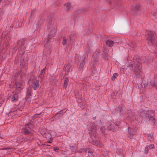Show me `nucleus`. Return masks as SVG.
I'll return each mask as SVG.
<instances>
[{"label": "nucleus", "instance_id": "4468645a", "mask_svg": "<svg viewBox=\"0 0 157 157\" xmlns=\"http://www.w3.org/2000/svg\"><path fill=\"white\" fill-rule=\"evenodd\" d=\"M114 44V42L112 40H107L106 42V44L109 47H111L113 46Z\"/></svg>", "mask_w": 157, "mask_h": 157}, {"label": "nucleus", "instance_id": "9d476101", "mask_svg": "<svg viewBox=\"0 0 157 157\" xmlns=\"http://www.w3.org/2000/svg\"><path fill=\"white\" fill-rule=\"evenodd\" d=\"M62 116V114L61 112L56 114V115L51 118V121H54V119H59Z\"/></svg>", "mask_w": 157, "mask_h": 157}, {"label": "nucleus", "instance_id": "a878e982", "mask_svg": "<svg viewBox=\"0 0 157 157\" xmlns=\"http://www.w3.org/2000/svg\"><path fill=\"white\" fill-rule=\"evenodd\" d=\"M67 40L66 39L65 37H64L63 38V41L62 42L63 44V45H65L67 44Z\"/></svg>", "mask_w": 157, "mask_h": 157}, {"label": "nucleus", "instance_id": "72a5a7b5", "mask_svg": "<svg viewBox=\"0 0 157 157\" xmlns=\"http://www.w3.org/2000/svg\"><path fill=\"white\" fill-rule=\"evenodd\" d=\"M43 136L44 137H45L46 138H48V137L46 135V133H45L44 132V134L43 135ZM49 137H48V138Z\"/></svg>", "mask_w": 157, "mask_h": 157}, {"label": "nucleus", "instance_id": "6e6552de", "mask_svg": "<svg viewBox=\"0 0 157 157\" xmlns=\"http://www.w3.org/2000/svg\"><path fill=\"white\" fill-rule=\"evenodd\" d=\"M39 81L38 80H36L35 81L33 82V90H36L39 87Z\"/></svg>", "mask_w": 157, "mask_h": 157}, {"label": "nucleus", "instance_id": "1a4fd4ad", "mask_svg": "<svg viewBox=\"0 0 157 157\" xmlns=\"http://www.w3.org/2000/svg\"><path fill=\"white\" fill-rule=\"evenodd\" d=\"M154 148V145L153 144H150L149 145H147L145 147L144 152L146 154L148 153L149 150L153 149Z\"/></svg>", "mask_w": 157, "mask_h": 157}, {"label": "nucleus", "instance_id": "a211bd4d", "mask_svg": "<svg viewBox=\"0 0 157 157\" xmlns=\"http://www.w3.org/2000/svg\"><path fill=\"white\" fill-rule=\"evenodd\" d=\"M65 9L66 10H69L71 8L70 4L68 3H66L65 4Z\"/></svg>", "mask_w": 157, "mask_h": 157}, {"label": "nucleus", "instance_id": "cd10ccee", "mask_svg": "<svg viewBox=\"0 0 157 157\" xmlns=\"http://www.w3.org/2000/svg\"><path fill=\"white\" fill-rule=\"evenodd\" d=\"M105 129H107V128L106 127H105V126H102L100 128V130L101 131V132H102V133H104V132L105 131Z\"/></svg>", "mask_w": 157, "mask_h": 157}, {"label": "nucleus", "instance_id": "f3484780", "mask_svg": "<svg viewBox=\"0 0 157 157\" xmlns=\"http://www.w3.org/2000/svg\"><path fill=\"white\" fill-rule=\"evenodd\" d=\"M22 40L21 41V40H19L18 41L17 43L18 44H19V45H20V44H22V46L20 48V49H21L22 50H24L25 48V46H24V44L21 43V42Z\"/></svg>", "mask_w": 157, "mask_h": 157}, {"label": "nucleus", "instance_id": "c9c22d12", "mask_svg": "<svg viewBox=\"0 0 157 157\" xmlns=\"http://www.w3.org/2000/svg\"><path fill=\"white\" fill-rule=\"evenodd\" d=\"M133 66L132 64V63L128 65H127V66L128 67H129V66L130 67H132Z\"/></svg>", "mask_w": 157, "mask_h": 157}, {"label": "nucleus", "instance_id": "412c9836", "mask_svg": "<svg viewBox=\"0 0 157 157\" xmlns=\"http://www.w3.org/2000/svg\"><path fill=\"white\" fill-rule=\"evenodd\" d=\"M118 75L117 73H114L113 74V76L112 77V79L113 80H114L118 76Z\"/></svg>", "mask_w": 157, "mask_h": 157}, {"label": "nucleus", "instance_id": "473e14b6", "mask_svg": "<svg viewBox=\"0 0 157 157\" xmlns=\"http://www.w3.org/2000/svg\"><path fill=\"white\" fill-rule=\"evenodd\" d=\"M59 150V149L58 148L56 147V148H53V150L55 151V152H57Z\"/></svg>", "mask_w": 157, "mask_h": 157}, {"label": "nucleus", "instance_id": "09e8293b", "mask_svg": "<svg viewBox=\"0 0 157 157\" xmlns=\"http://www.w3.org/2000/svg\"><path fill=\"white\" fill-rule=\"evenodd\" d=\"M113 98H115L114 97V96H113Z\"/></svg>", "mask_w": 157, "mask_h": 157}, {"label": "nucleus", "instance_id": "c03bdc74", "mask_svg": "<svg viewBox=\"0 0 157 157\" xmlns=\"http://www.w3.org/2000/svg\"><path fill=\"white\" fill-rule=\"evenodd\" d=\"M96 117H93V119L94 120H95L96 119Z\"/></svg>", "mask_w": 157, "mask_h": 157}, {"label": "nucleus", "instance_id": "dca6fc26", "mask_svg": "<svg viewBox=\"0 0 157 157\" xmlns=\"http://www.w3.org/2000/svg\"><path fill=\"white\" fill-rule=\"evenodd\" d=\"M107 123L108 124V125H107V129L109 130H110L112 129H113V126H113V124L111 123V124H110V122L108 121L107 122ZM113 124H114V123H113Z\"/></svg>", "mask_w": 157, "mask_h": 157}, {"label": "nucleus", "instance_id": "79ce46f5", "mask_svg": "<svg viewBox=\"0 0 157 157\" xmlns=\"http://www.w3.org/2000/svg\"><path fill=\"white\" fill-rule=\"evenodd\" d=\"M39 115H40V114H36L34 115V116H38Z\"/></svg>", "mask_w": 157, "mask_h": 157}, {"label": "nucleus", "instance_id": "39448f33", "mask_svg": "<svg viewBox=\"0 0 157 157\" xmlns=\"http://www.w3.org/2000/svg\"><path fill=\"white\" fill-rule=\"evenodd\" d=\"M88 55L86 54H84L82 57L81 61L80 62L79 68L82 69L83 68L85 63V59L87 57Z\"/></svg>", "mask_w": 157, "mask_h": 157}, {"label": "nucleus", "instance_id": "4be33fe9", "mask_svg": "<svg viewBox=\"0 0 157 157\" xmlns=\"http://www.w3.org/2000/svg\"><path fill=\"white\" fill-rule=\"evenodd\" d=\"M92 71L94 73H96L97 72L96 67L94 65H93L91 67Z\"/></svg>", "mask_w": 157, "mask_h": 157}, {"label": "nucleus", "instance_id": "4c0bfd02", "mask_svg": "<svg viewBox=\"0 0 157 157\" xmlns=\"http://www.w3.org/2000/svg\"><path fill=\"white\" fill-rule=\"evenodd\" d=\"M32 123L31 122H30V123H27V126H30V124H32Z\"/></svg>", "mask_w": 157, "mask_h": 157}, {"label": "nucleus", "instance_id": "bb28decb", "mask_svg": "<svg viewBox=\"0 0 157 157\" xmlns=\"http://www.w3.org/2000/svg\"><path fill=\"white\" fill-rule=\"evenodd\" d=\"M23 23V21H18V25L17 24L16 25V26H17L18 27H21L22 26V23Z\"/></svg>", "mask_w": 157, "mask_h": 157}, {"label": "nucleus", "instance_id": "7ed1b4c3", "mask_svg": "<svg viewBox=\"0 0 157 157\" xmlns=\"http://www.w3.org/2000/svg\"><path fill=\"white\" fill-rule=\"evenodd\" d=\"M156 33L153 31H150L147 36V40L149 44L153 45L155 42Z\"/></svg>", "mask_w": 157, "mask_h": 157}, {"label": "nucleus", "instance_id": "0eeeda50", "mask_svg": "<svg viewBox=\"0 0 157 157\" xmlns=\"http://www.w3.org/2000/svg\"><path fill=\"white\" fill-rule=\"evenodd\" d=\"M16 93H19L22 89V85L21 83H16Z\"/></svg>", "mask_w": 157, "mask_h": 157}, {"label": "nucleus", "instance_id": "393cba45", "mask_svg": "<svg viewBox=\"0 0 157 157\" xmlns=\"http://www.w3.org/2000/svg\"><path fill=\"white\" fill-rule=\"evenodd\" d=\"M92 143L94 145L97 146L99 143V142L97 140H93L92 141Z\"/></svg>", "mask_w": 157, "mask_h": 157}, {"label": "nucleus", "instance_id": "5701e85b", "mask_svg": "<svg viewBox=\"0 0 157 157\" xmlns=\"http://www.w3.org/2000/svg\"><path fill=\"white\" fill-rule=\"evenodd\" d=\"M87 151L88 152V155L90 157L92 155V154H93L92 152L90 151V149H86V152Z\"/></svg>", "mask_w": 157, "mask_h": 157}, {"label": "nucleus", "instance_id": "f8f14e48", "mask_svg": "<svg viewBox=\"0 0 157 157\" xmlns=\"http://www.w3.org/2000/svg\"><path fill=\"white\" fill-rule=\"evenodd\" d=\"M18 95L17 93L14 94L12 96L11 98L12 101L14 102L18 100Z\"/></svg>", "mask_w": 157, "mask_h": 157}, {"label": "nucleus", "instance_id": "37998d69", "mask_svg": "<svg viewBox=\"0 0 157 157\" xmlns=\"http://www.w3.org/2000/svg\"><path fill=\"white\" fill-rule=\"evenodd\" d=\"M48 142L49 143H52V142H51V141L50 140H48Z\"/></svg>", "mask_w": 157, "mask_h": 157}, {"label": "nucleus", "instance_id": "423d86ee", "mask_svg": "<svg viewBox=\"0 0 157 157\" xmlns=\"http://www.w3.org/2000/svg\"><path fill=\"white\" fill-rule=\"evenodd\" d=\"M45 69L46 67L40 71L38 77L39 79H40L41 82L43 81L44 79V77L45 74Z\"/></svg>", "mask_w": 157, "mask_h": 157}, {"label": "nucleus", "instance_id": "603ef678", "mask_svg": "<svg viewBox=\"0 0 157 157\" xmlns=\"http://www.w3.org/2000/svg\"><path fill=\"white\" fill-rule=\"evenodd\" d=\"M148 85H149V83H148Z\"/></svg>", "mask_w": 157, "mask_h": 157}, {"label": "nucleus", "instance_id": "aec40b11", "mask_svg": "<svg viewBox=\"0 0 157 157\" xmlns=\"http://www.w3.org/2000/svg\"><path fill=\"white\" fill-rule=\"evenodd\" d=\"M86 103L85 102H79V105L82 108H84L86 107Z\"/></svg>", "mask_w": 157, "mask_h": 157}, {"label": "nucleus", "instance_id": "6ab92c4d", "mask_svg": "<svg viewBox=\"0 0 157 157\" xmlns=\"http://www.w3.org/2000/svg\"><path fill=\"white\" fill-rule=\"evenodd\" d=\"M129 127L128 128V136L130 138L132 139L133 137V133L131 131L129 130Z\"/></svg>", "mask_w": 157, "mask_h": 157}, {"label": "nucleus", "instance_id": "20e7f679", "mask_svg": "<svg viewBox=\"0 0 157 157\" xmlns=\"http://www.w3.org/2000/svg\"><path fill=\"white\" fill-rule=\"evenodd\" d=\"M23 132L25 135H28L29 136L28 137H24L25 140L26 141H28L30 140H31V138L29 136H31L32 135L33 133V131L31 128L30 126L26 127V128L23 129Z\"/></svg>", "mask_w": 157, "mask_h": 157}, {"label": "nucleus", "instance_id": "58836bf2", "mask_svg": "<svg viewBox=\"0 0 157 157\" xmlns=\"http://www.w3.org/2000/svg\"><path fill=\"white\" fill-rule=\"evenodd\" d=\"M27 94L29 96H31V93L30 92H28V93H27Z\"/></svg>", "mask_w": 157, "mask_h": 157}, {"label": "nucleus", "instance_id": "8fccbe9b", "mask_svg": "<svg viewBox=\"0 0 157 157\" xmlns=\"http://www.w3.org/2000/svg\"><path fill=\"white\" fill-rule=\"evenodd\" d=\"M77 56H78V57H79V56H78V55H76V57Z\"/></svg>", "mask_w": 157, "mask_h": 157}, {"label": "nucleus", "instance_id": "2eb2a0df", "mask_svg": "<svg viewBox=\"0 0 157 157\" xmlns=\"http://www.w3.org/2000/svg\"><path fill=\"white\" fill-rule=\"evenodd\" d=\"M150 85L152 87H155L156 90H157V83L156 82L151 81L150 83Z\"/></svg>", "mask_w": 157, "mask_h": 157}, {"label": "nucleus", "instance_id": "c756f323", "mask_svg": "<svg viewBox=\"0 0 157 157\" xmlns=\"http://www.w3.org/2000/svg\"><path fill=\"white\" fill-rule=\"evenodd\" d=\"M56 32V30L55 29L54 30V32L53 33H50L49 35V36L47 38V42H48V41H49V40L50 38V36H51V35H52L53 34V33H54L55 32Z\"/></svg>", "mask_w": 157, "mask_h": 157}, {"label": "nucleus", "instance_id": "2f4dec72", "mask_svg": "<svg viewBox=\"0 0 157 157\" xmlns=\"http://www.w3.org/2000/svg\"><path fill=\"white\" fill-rule=\"evenodd\" d=\"M50 50L49 49H48L47 51V54H46L44 52V54L46 55V56H49L50 54Z\"/></svg>", "mask_w": 157, "mask_h": 157}, {"label": "nucleus", "instance_id": "b1692460", "mask_svg": "<svg viewBox=\"0 0 157 157\" xmlns=\"http://www.w3.org/2000/svg\"><path fill=\"white\" fill-rule=\"evenodd\" d=\"M70 147L71 150H73L74 151L77 149V147L76 145L74 146H70Z\"/></svg>", "mask_w": 157, "mask_h": 157}, {"label": "nucleus", "instance_id": "7c9ffc66", "mask_svg": "<svg viewBox=\"0 0 157 157\" xmlns=\"http://www.w3.org/2000/svg\"><path fill=\"white\" fill-rule=\"evenodd\" d=\"M135 119L136 120H137L138 122H140L141 120L142 119V117L140 115H139V119L135 117Z\"/></svg>", "mask_w": 157, "mask_h": 157}, {"label": "nucleus", "instance_id": "de8ad7c7", "mask_svg": "<svg viewBox=\"0 0 157 157\" xmlns=\"http://www.w3.org/2000/svg\"><path fill=\"white\" fill-rule=\"evenodd\" d=\"M118 125V124H115V126H116Z\"/></svg>", "mask_w": 157, "mask_h": 157}, {"label": "nucleus", "instance_id": "f257e3e1", "mask_svg": "<svg viewBox=\"0 0 157 157\" xmlns=\"http://www.w3.org/2000/svg\"><path fill=\"white\" fill-rule=\"evenodd\" d=\"M154 114L153 112L151 110L146 112L145 118L147 121H149L151 123L154 124L156 122V120L154 118Z\"/></svg>", "mask_w": 157, "mask_h": 157}, {"label": "nucleus", "instance_id": "f704fd0d", "mask_svg": "<svg viewBox=\"0 0 157 157\" xmlns=\"http://www.w3.org/2000/svg\"><path fill=\"white\" fill-rule=\"evenodd\" d=\"M4 99L3 98H1V99H0V104H1L4 101Z\"/></svg>", "mask_w": 157, "mask_h": 157}, {"label": "nucleus", "instance_id": "9b49d317", "mask_svg": "<svg viewBox=\"0 0 157 157\" xmlns=\"http://www.w3.org/2000/svg\"><path fill=\"white\" fill-rule=\"evenodd\" d=\"M91 132H92L93 133L94 136L95 138H96L97 136L96 133V126L95 125H93L91 126Z\"/></svg>", "mask_w": 157, "mask_h": 157}, {"label": "nucleus", "instance_id": "e433bc0d", "mask_svg": "<svg viewBox=\"0 0 157 157\" xmlns=\"http://www.w3.org/2000/svg\"><path fill=\"white\" fill-rule=\"evenodd\" d=\"M10 148H3L2 149H1L2 150H8Z\"/></svg>", "mask_w": 157, "mask_h": 157}, {"label": "nucleus", "instance_id": "f03ea898", "mask_svg": "<svg viewBox=\"0 0 157 157\" xmlns=\"http://www.w3.org/2000/svg\"><path fill=\"white\" fill-rule=\"evenodd\" d=\"M134 67L135 68L134 71V74L137 77L140 78L142 74L141 64L140 63L136 61L135 62Z\"/></svg>", "mask_w": 157, "mask_h": 157}, {"label": "nucleus", "instance_id": "c85d7f7f", "mask_svg": "<svg viewBox=\"0 0 157 157\" xmlns=\"http://www.w3.org/2000/svg\"><path fill=\"white\" fill-rule=\"evenodd\" d=\"M147 135L148 138L150 140H151V139H152L153 137V136L151 135V134H147Z\"/></svg>", "mask_w": 157, "mask_h": 157}, {"label": "nucleus", "instance_id": "ddd939ff", "mask_svg": "<svg viewBox=\"0 0 157 157\" xmlns=\"http://www.w3.org/2000/svg\"><path fill=\"white\" fill-rule=\"evenodd\" d=\"M69 82V79L67 78H65V79L64 80V83L63 84V88L66 89V88L67 87V85Z\"/></svg>", "mask_w": 157, "mask_h": 157}, {"label": "nucleus", "instance_id": "a18cd8bd", "mask_svg": "<svg viewBox=\"0 0 157 157\" xmlns=\"http://www.w3.org/2000/svg\"><path fill=\"white\" fill-rule=\"evenodd\" d=\"M24 51H22V52H21V53H20V54L21 55V54H23V53H24Z\"/></svg>", "mask_w": 157, "mask_h": 157}, {"label": "nucleus", "instance_id": "ea45409f", "mask_svg": "<svg viewBox=\"0 0 157 157\" xmlns=\"http://www.w3.org/2000/svg\"><path fill=\"white\" fill-rule=\"evenodd\" d=\"M155 67L156 69L157 70V63H155Z\"/></svg>", "mask_w": 157, "mask_h": 157}, {"label": "nucleus", "instance_id": "a19ab883", "mask_svg": "<svg viewBox=\"0 0 157 157\" xmlns=\"http://www.w3.org/2000/svg\"><path fill=\"white\" fill-rule=\"evenodd\" d=\"M130 46H131L132 47H134L135 46V45H134V44H132V45H131Z\"/></svg>", "mask_w": 157, "mask_h": 157}, {"label": "nucleus", "instance_id": "3c124183", "mask_svg": "<svg viewBox=\"0 0 157 157\" xmlns=\"http://www.w3.org/2000/svg\"><path fill=\"white\" fill-rule=\"evenodd\" d=\"M2 0H0V3L1 2Z\"/></svg>", "mask_w": 157, "mask_h": 157}, {"label": "nucleus", "instance_id": "49530a36", "mask_svg": "<svg viewBox=\"0 0 157 157\" xmlns=\"http://www.w3.org/2000/svg\"><path fill=\"white\" fill-rule=\"evenodd\" d=\"M78 151L79 153L81 152H82V151H80V150Z\"/></svg>", "mask_w": 157, "mask_h": 157}]
</instances>
